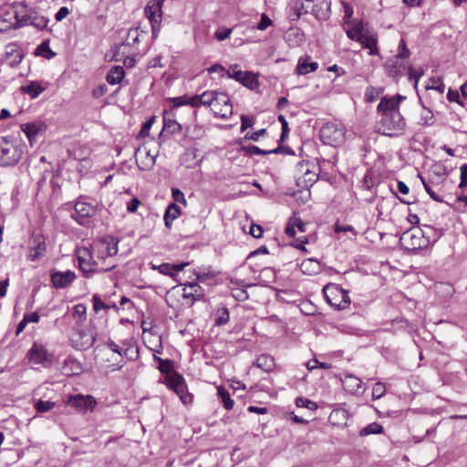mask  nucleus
<instances>
[{"label": "nucleus", "instance_id": "1", "mask_svg": "<svg viewBox=\"0 0 467 467\" xmlns=\"http://www.w3.org/2000/svg\"><path fill=\"white\" fill-rule=\"evenodd\" d=\"M405 99L404 96L400 94L381 98L377 107L379 115L378 122L379 133L389 137H398L404 133L406 120L400 113V105Z\"/></svg>", "mask_w": 467, "mask_h": 467}, {"label": "nucleus", "instance_id": "2", "mask_svg": "<svg viewBox=\"0 0 467 467\" xmlns=\"http://www.w3.org/2000/svg\"><path fill=\"white\" fill-rule=\"evenodd\" d=\"M154 359L159 362V370L165 374L163 382L167 387L177 394L183 404L192 403V395L188 392L183 377L176 371H173L172 361L170 359H162L157 356H154Z\"/></svg>", "mask_w": 467, "mask_h": 467}, {"label": "nucleus", "instance_id": "3", "mask_svg": "<svg viewBox=\"0 0 467 467\" xmlns=\"http://www.w3.org/2000/svg\"><path fill=\"white\" fill-rule=\"evenodd\" d=\"M26 144L12 137H0V167L16 166L22 159Z\"/></svg>", "mask_w": 467, "mask_h": 467}, {"label": "nucleus", "instance_id": "4", "mask_svg": "<svg viewBox=\"0 0 467 467\" xmlns=\"http://www.w3.org/2000/svg\"><path fill=\"white\" fill-rule=\"evenodd\" d=\"M14 8L16 23L11 24V29H17L26 26H33L39 30L47 27L48 19L39 15L35 9L29 8L25 4H18Z\"/></svg>", "mask_w": 467, "mask_h": 467}, {"label": "nucleus", "instance_id": "5", "mask_svg": "<svg viewBox=\"0 0 467 467\" xmlns=\"http://www.w3.org/2000/svg\"><path fill=\"white\" fill-rule=\"evenodd\" d=\"M105 346L113 353L118 354V358L114 359L116 362L112 364L114 367L112 370H118L123 367L122 358L124 357L129 360H135L139 357V348L133 338L123 340L121 345L109 339L105 342Z\"/></svg>", "mask_w": 467, "mask_h": 467}, {"label": "nucleus", "instance_id": "6", "mask_svg": "<svg viewBox=\"0 0 467 467\" xmlns=\"http://www.w3.org/2000/svg\"><path fill=\"white\" fill-rule=\"evenodd\" d=\"M77 257L79 269L87 277H89L91 274L107 272L115 267L114 265L106 267L100 266L99 260L95 258L96 255L88 247L79 248L77 251Z\"/></svg>", "mask_w": 467, "mask_h": 467}, {"label": "nucleus", "instance_id": "7", "mask_svg": "<svg viewBox=\"0 0 467 467\" xmlns=\"http://www.w3.org/2000/svg\"><path fill=\"white\" fill-rule=\"evenodd\" d=\"M118 244L117 238L108 235L95 241L90 249L99 261H104L107 257H112L118 254Z\"/></svg>", "mask_w": 467, "mask_h": 467}, {"label": "nucleus", "instance_id": "8", "mask_svg": "<svg viewBox=\"0 0 467 467\" xmlns=\"http://www.w3.org/2000/svg\"><path fill=\"white\" fill-rule=\"evenodd\" d=\"M323 292L327 303L338 310L347 308L350 304L348 291L338 285H327L323 288Z\"/></svg>", "mask_w": 467, "mask_h": 467}, {"label": "nucleus", "instance_id": "9", "mask_svg": "<svg viewBox=\"0 0 467 467\" xmlns=\"http://www.w3.org/2000/svg\"><path fill=\"white\" fill-rule=\"evenodd\" d=\"M320 138L325 144L337 147L345 140V129L339 124L328 122L321 128Z\"/></svg>", "mask_w": 467, "mask_h": 467}, {"label": "nucleus", "instance_id": "10", "mask_svg": "<svg viewBox=\"0 0 467 467\" xmlns=\"http://www.w3.org/2000/svg\"><path fill=\"white\" fill-rule=\"evenodd\" d=\"M400 242L408 250H419L427 245L422 232L415 228L404 232L400 237Z\"/></svg>", "mask_w": 467, "mask_h": 467}, {"label": "nucleus", "instance_id": "11", "mask_svg": "<svg viewBox=\"0 0 467 467\" xmlns=\"http://www.w3.org/2000/svg\"><path fill=\"white\" fill-rule=\"evenodd\" d=\"M211 110L221 119H227L233 113V106L229 96L225 92L217 91L213 101Z\"/></svg>", "mask_w": 467, "mask_h": 467}, {"label": "nucleus", "instance_id": "12", "mask_svg": "<svg viewBox=\"0 0 467 467\" xmlns=\"http://www.w3.org/2000/svg\"><path fill=\"white\" fill-rule=\"evenodd\" d=\"M29 359L37 365H43L47 368L53 363V355L49 353L47 348L37 342H35L28 351Z\"/></svg>", "mask_w": 467, "mask_h": 467}, {"label": "nucleus", "instance_id": "13", "mask_svg": "<svg viewBox=\"0 0 467 467\" xmlns=\"http://www.w3.org/2000/svg\"><path fill=\"white\" fill-rule=\"evenodd\" d=\"M95 214V208L93 205L78 201L75 203L74 212L71 213V218L82 226H88L89 219Z\"/></svg>", "mask_w": 467, "mask_h": 467}, {"label": "nucleus", "instance_id": "14", "mask_svg": "<svg viewBox=\"0 0 467 467\" xmlns=\"http://www.w3.org/2000/svg\"><path fill=\"white\" fill-rule=\"evenodd\" d=\"M67 404L78 412L85 413L93 410L97 402L91 396L77 395L70 397Z\"/></svg>", "mask_w": 467, "mask_h": 467}, {"label": "nucleus", "instance_id": "15", "mask_svg": "<svg viewBox=\"0 0 467 467\" xmlns=\"http://www.w3.org/2000/svg\"><path fill=\"white\" fill-rule=\"evenodd\" d=\"M311 0H292L288 5V15L291 20H298L301 16L311 14Z\"/></svg>", "mask_w": 467, "mask_h": 467}, {"label": "nucleus", "instance_id": "16", "mask_svg": "<svg viewBox=\"0 0 467 467\" xmlns=\"http://www.w3.org/2000/svg\"><path fill=\"white\" fill-rule=\"evenodd\" d=\"M344 28L348 37L358 42L361 40V37L368 30L365 23L356 20H346Z\"/></svg>", "mask_w": 467, "mask_h": 467}, {"label": "nucleus", "instance_id": "17", "mask_svg": "<svg viewBox=\"0 0 467 467\" xmlns=\"http://www.w3.org/2000/svg\"><path fill=\"white\" fill-rule=\"evenodd\" d=\"M311 14L318 20H327L331 13V0H311Z\"/></svg>", "mask_w": 467, "mask_h": 467}, {"label": "nucleus", "instance_id": "18", "mask_svg": "<svg viewBox=\"0 0 467 467\" xmlns=\"http://www.w3.org/2000/svg\"><path fill=\"white\" fill-rule=\"evenodd\" d=\"M76 275L71 271L57 272L51 275V282L56 288H66L75 279Z\"/></svg>", "mask_w": 467, "mask_h": 467}, {"label": "nucleus", "instance_id": "19", "mask_svg": "<svg viewBox=\"0 0 467 467\" xmlns=\"http://www.w3.org/2000/svg\"><path fill=\"white\" fill-rule=\"evenodd\" d=\"M204 296V291L202 286L195 282L185 285L182 292V297L190 299L192 304L194 301L199 300Z\"/></svg>", "mask_w": 467, "mask_h": 467}, {"label": "nucleus", "instance_id": "20", "mask_svg": "<svg viewBox=\"0 0 467 467\" xmlns=\"http://www.w3.org/2000/svg\"><path fill=\"white\" fill-rule=\"evenodd\" d=\"M364 48L369 49L368 54L371 56H375L379 54V49L377 47V36L375 34L367 30V32L361 37V40L358 41Z\"/></svg>", "mask_w": 467, "mask_h": 467}, {"label": "nucleus", "instance_id": "21", "mask_svg": "<svg viewBox=\"0 0 467 467\" xmlns=\"http://www.w3.org/2000/svg\"><path fill=\"white\" fill-rule=\"evenodd\" d=\"M309 57H300L297 63L296 71L299 75H306L317 69L318 64L309 61Z\"/></svg>", "mask_w": 467, "mask_h": 467}, {"label": "nucleus", "instance_id": "22", "mask_svg": "<svg viewBox=\"0 0 467 467\" xmlns=\"http://www.w3.org/2000/svg\"><path fill=\"white\" fill-rule=\"evenodd\" d=\"M46 243L41 236H36L33 240V246L30 250V259L36 260L46 252Z\"/></svg>", "mask_w": 467, "mask_h": 467}, {"label": "nucleus", "instance_id": "23", "mask_svg": "<svg viewBox=\"0 0 467 467\" xmlns=\"http://www.w3.org/2000/svg\"><path fill=\"white\" fill-rule=\"evenodd\" d=\"M286 42L290 47H298L305 42V35L298 28H291L286 34Z\"/></svg>", "mask_w": 467, "mask_h": 467}, {"label": "nucleus", "instance_id": "24", "mask_svg": "<svg viewBox=\"0 0 467 467\" xmlns=\"http://www.w3.org/2000/svg\"><path fill=\"white\" fill-rule=\"evenodd\" d=\"M306 223L302 222L300 218L293 216L290 218L285 227V234L290 237H294L296 235V228H297L299 232L304 233L306 232Z\"/></svg>", "mask_w": 467, "mask_h": 467}, {"label": "nucleus", "instance_id": "25", "mask_svg": "<svg viewBox=\"0 0 467 467\" xmlns=\"http://www.w3.org/2000/svg\"><path fill=\"white\" fill-rule=\"evenodd\" d=\"M189 263H182L181 265H171V264H161L158 266H152L153 269H158L161 274L166 275H173L174 274L183 270V268L188 265Z\"/></svg>", "mask_w": 467, "mask_h": 467}, {"label": "nucleus", "instance_id": "26", "mask_svg": "<svg viewBox=\"0 0 467 467\" xmlns=\"http://www.w3.org/2000/svg\"><path fill=\"white\" fill-rule=\"evenodd\" d=\"M400 60L401 58L394 57L393 58H390L386 62L385 67L388 69L389 76L396 78L401 75V68L404 67V65L403 62H401Z\"/></svg>", "mask_w": 467, "mask_h": 467}, {"label": "nucleus", "instance_id": "27", "mask_svg": "<svg viewBox=\"0 0 467 467\" xmlns=\"http://www.w3.org/2000/svg\"><path fill=\"white\" fill-rule=\"evenodd\" d=\"M181 214L180 207L175 203H171L168 205L165 213H164V223L167 228H171L172 222L179 217Z\"/></svg>", "mask_w": 467, "mask_h": 467}, {"label": "nucleus", "instance_id": "28", "mask_svg": "<svg viewBox=\"0 0 467 467\" xmlns=\"http://www.w3.org/2000/svg\"><path fill=\"white\" fill-rule=\"evenodd\" d=\"M145 15L149 18L150 22H153L155 19L158 22L161 21V7L158 3L149 2L145 7Z\"/></svg>", "mask_w": 467, "mask_h": 467}, {"label": "nucleus", "instance_id": "29", "mask_svg": "<svg viewBox=\"0 0 467 467\" xmlns=\"http://www.w3.org/2000/svg\"><path fill=\"white\" fill-rule=\"evenodd\" d=\"M125 76V71L121 66H114L107 74L106 79L109 84L116 85L121 82Z\"/></svg>", "mask_w": 467, "mask_h": 467}, {"label": "nucleus", "instance_id": "30", "mask_svg": "<svg viewBox=\"0 0 467 467\" xmlns=\"http://www.w3.org/2000/svg\"><path fill=\"white\" fill-rule=\"evenodd\" d=\"M300 268L304 274H306L309 275L317 274L320 271L319 263L317 260L312 259V258L304 260L301 263Z\"/></svg>", "mask_w": 467, "mask_h": 467}, {"label": "nucleus", "instance_id": "31", "mask_svg": "<svg viewBox=\"0 0 467 467\" xmlns=\"http://www.w3.org/2000/svg\"><path fill=\"white\" fill-rule=\"evenodd\" d=\"M243 150L247 155H250V156H253V155H267V154H271V153H279V152H281V148L277 147V148L273 149V150H265L260 149L257 146L249 145V146H244L243 147Z\"/></svg>", "mask_w": 467, "mask_h": 467}, {"label": "nucleus", "instance_id": "32", "mask_svg": "<svg viewBox=\"0 0 467 467\" xmlns=\"http://www.w3.org/2000/svg\"><path fill=\"white\" fill-rule=\"evenodd\" d=\"M256 366L265 371H270L275 367V360L268 355H261L256 359Z\"/></svg>", "mask_w": 467, "mask_h": 467}, {"label": "nucleus", "instance_id": "33", "mask_svg": "<svg viewBox=\"0 0 467 467\" xmlns=\"http://www.w3.org/2000/svg\"><path fill=\"white\" fill-rule=\"evenodd\" d=\"M72 316L78 324H82L87 317V307L84 304H77L73 307Z\"/></svg>", "mask_w": 467, "mask_h": 467}, {"label": "nucleus", "instance_id": "34", "mask_svg": "<svg viewBox=\"0 0 467 467\" xmlns=\"http://www.w3.org/2000/svg\"><path fill=\"white\" fill-rule=\"evenodd\" d=\"M167 114V112L164 113L163 129L171 133L180 132L182 130V125L178 123L175 119L168 118Z\"/></svg>", "mask_w": 467, "mask_h": 467}, {"label": "nucleus", "instance_id": "35", "mask_svg": "<svg viewBox=\"0 0 467 467\" xmlns=\"http://www.w3.org/2000/svg\"><path fill=\"white\" fill-rule=\"evenodd\" d=\"M217 394L221 398L224 408L226 410H232L234 401L230 398L229 392L223 386H220L217 388Z\"/></svg>", "mask_w": 467, "mask_h": 467}, {"label": "nucleus", "instance_id": "36", "mask_svg": "<svg viewBox=\"0 0 467 467\" xmlns=\"http://www.w3.org/2000/svg\"><path fill=\"white\" fill-rule=\"evenodd\" d=\"M239 82L251 89H254L258 85L255 75L249 71L244 72V75Z\"/></svg>", "mask_w": 467, "mask_h": 467}, {"label": "nucleus", "instance_id": "37", "mask_svg": "<svg viewBox=\"0 0 467 467\" xmlns=\"http://www.w3.org/2000/svg\"><path fill=\"white\" fill-rule=\"evenodd\" d=\"M344 384L351 392H357L361 389V380L354 376H347Z\"/></svg>", "mask_w": 467, "mask_h": 467}, {"label": "nucleus", "instance_id": "38", "mask_svg": "<svg viewBox=\"0 0 467 467\" xmlns=\"http://www.w3.org/2000/svg\"><path fill=\"white\" fill-rule=\"evenodd\" d=\"M22 90L30 95L32 99H36L44 91V88L38 84L32 82L26 87H22Z\"/></svg>", "mask_w": 467, "mask_h": 467}, {"label": "nucleus", "instance_id": "39", "mask_svg": "<svg viewBox=\"0 0 467 467\" xmlns=\"http://www.w3.org/2000/svg\"><path fill=\"white\" fill-rule=\"evenodd\" d=\"M383 432V427L379 424L378 422H372L370 424H368V426H366L365 428H363L359 434L360 436H367V435H369V434H379V433H382Z\"/></svg>", "mask_w": 467, "mask_h": 467}, {"label": "nucleus", "instance_id": "40", "mask_svg": "<svg viewBox=\"0 0 467 467\" xmlns=\"http://www.w3.org/2000/svg\"><path fill=\"white\" fill-rule=\"evenodd\" d=\"M217 90H207L200 95L201 103L202 106L212 108L213 101L215 99Z\"/></svg>", "mask_w": 467, "mask_h": 467}, {"label": "nucleus", "instance_id": "41", "mask_svg": "<svg viewBox=\"0 0 467 467\" xmlns=\"http://www.w3.org/2000/svg\"><path fill=\"white\" fill-rule=\"evenodd\" d=\"M225 75H227V77L230 78L240 81L244 72L239 68L237 65H233L229 67L228 70L225 71Z\"/></svg>", "mask_w": 467, "mask_h": 467}, {"label": "nucleus", "instance_id": "42", "mask_svg": "<svg viewBox=\"0 0 467 467\" xmlns=\"http://www.w3.org/2000/svg\"><path fill=\"white\" fill-rule=\"evenodd\" d=\"M296 404L297 407H300V408H307L308 410H316L317 408V405L316 404V402L308 400V399H306V398H297L296 400Z\"/></svg>", "mask_w": 467, "mask_h": 467}, {"label": "nucleus", "instance_id": "43", "mask_svg": "<svg viewBox=\"0 0 467 467\" xmlns=\"http://www.w3.org/2000/svg\"><path fill=\"white\" fill-rule=\"evenodd\" d=\"M55 406V403L52 402V401H49V400H38L36 403V410L38 411V412H46V411H48L50 410H52Z\"/></svg>", "mask_w": 467, "mask_h": 467}, {"label": "nucleus", "instance_id": "44", "mask_svg": "<svg viewBox=\"0 0 467 467\" xmlns=\"http://www.w3.org/2000/svg\"><path fill=\"white\" fill-rule=\"evenodd\" d=\"M410 52L407 48L404 39H401L400 41V44L398 47V54L395 57H397L398 58L404 59V58H408L410 57Z\"/></svg>", "mask_w": 467, "mask_h": 467}, {"label": "nucleus", "instance_id": "45", "mask_svg": "<svg viewBox=\"0 0 467 467\" xmlns=\"http://www.w3.org/2000/svg\"><path fill=\"white\" fill-rule=\"evenodd\" d=\"M317 180V174L306 170L303 176V181L306 187L312 186Z\"/></svg>", "mask_w": 467, "mask_h": 467}, {"label": "nucleus", "instance_id": "46", "mask_svg": "<svg viewBox=\"0 0 467 467\" xmlns=\"http://www.w3.org/2000/svg\"><path fill=\"white\" fill-rule=\"evenodd\" d=\"M386 392V388L383 383L378 382L373 386L372 397L374 400L380 399Z\"/></svg>", "mask_w": 467, "mask_h": 467}, {"label": "nucleus", "instance_id": "47", "mask_svg": "<svg viewBox=\"0 0 467 467\" xmlns=\"http://www.w3.org/2000/svg\"><path fill=\"white\" fill-rule=\"evenodd\" d=\"M22 130L26 134L29 140H32V137L36 135L38 130L36 124L27 123L22 126Z\"/></svg>", "mask_w": 467, "mask_h": 467}, {"label": "nucleus", "instance_id": "48", "mask_svg": "<svg viewBox=\"0 0 467 467\" xmlns=\"http://www.w3.org/2000/svg\"><path fill=\"white\" fill-rule=\"evenodd\" d=\"M232 34V28L220 27L215 32V38L219 41L227 39Z\"/></svg>", "mask_w": 467, "mask_h": 467}, {"label": "nucleus", "instance_id": "49", "mask_svg": "<svg viewBox=\"0 0 467 467\" xmlns=\"http://www.w3.org/2000/svg\"><path fill=\"white\" fill-rule=\"evenodd\" d=\"M420 180L424 185L425 191L430 195V197L436 202H443L442 199L431 189L430 184L428 182H426L422 177H420Z\"/></svg>", "mask_w": 467, "mask_h": 467}, {"label": "nucleus", "instance_id": "50", "mask_svg": "<svg viewBox=\"0 0 467 467\" xmlns=\"http://www.w3.org/2000/svg\"><path fill=\"white\" fill-rule=\"evenodd\" d=\"M408 71H409L408 75H409L410 80H411V81L413 80L414 86H417L420 77L422 76V72H419V71L415 70L412 67V66L408 67Z\"/></svg>", "mask_w": 467, "mask_h": 467}, {"label": "nucleus", "instance_id": "51", "mask_svg": "<svg viewBox=\"0 0 467 467\" xmlns=\"http://www.w3.org/2000/svg\"><path fill=\"white\" fill-rule=\"evenodd\" d=\"M241 130L244 131L246 129L252 127L254 123V119L253 117H249L247 115L241 116Z\"/></svg>", "mask_w": 467, "mask_h": 467}, {"label": "nucleus", "instance_id": "52", "mask_svg": "<svg viewBox=\"0 0 467 467\" xmlns=\"http://www.w3.org/2000/svg\"><path fill=\"white\" fill-rule=\"evenodd\" d=\"M278 120L282 124V133H281L280 140H284L288 135V131H289L288 123L283 115L278 116Z\"/></svg>", "mask_w": 467, "mask_h": 467}, {"label": "nucleus", "instance_id": "53", "mask_svg": "<svg viewBox=\"0 0 467 467\" xmlns=\"http://www.w3.org/2000/svg\"><path fill=\"white\" fill-rule=\"evenodd\" d=\"M229 321V312L227 308H223L222 314L216 318L215 324L218 326L225 325Z\"/></svg>", "mask_w": 467, "mask_h": 467}, {"label": "nucleus", "instance_id": "54", "mask_svg": "<svg viewBox=\"0 0 467 467\" xmlns=\"http://www.w3.org/2000/svg\"><path fill=\"white\" fill-rule=\"evenodd\" d=\"M271 24H272L271 19L265 14H263L256 28L258 30L263 31V30H265Z\"/></svg>", "mask_w": 467, "mask_h": 467}, {"label": "nucleus", "instance_id": "55", "mask_svg": "<svg viewBox=\"0 0 467 467\" xmlns=\"http://www.w3.org/2000/svg\"><path fill=\"white\" fill-rule=\"evenodd\" d=\"M171 194L175 202L186 204L184 194L181 190L173 188L171 190Z\"/></svg>", "mask_w": 467, "mask_h": 467}, {"label": "nucleus", "instance_id": "56", "mask_svg": "<svg viewBox=\"0 0 467 467\" xmlns=\"http://www.w3.org/2000/svg\"><path fill=\"white\" fill-rule=\"evenodd\" d=\"M461 171V182L459 184L460 188H463L467 185V164L464 163L460 167Z\"/></svg>", "mask_w": 467, "mask_h": 467}, {"label": "nucleus", "instance_id": "57", "mask_svg": "<svg viewBox=\"0 0 467 467\" xmlns=\"http://www.w3.org/2000/svg\"><path fill=\"white\" fill-rule=\"evenodd\" d=\"M108 308V306L104 304L98 296H93V309L95 312H99L101 309Z\"/></svg>", "mask_w": 467, "mask_h": 467}, {"label": "nucleus", "instance_id": "58", "mask_svg": "<svg viewBox=\"0 0 467 467\" xmlns=\"http://www.w3.org/2000/svg\"><path fill=\"white\" fill-rule=\"evenodd\" d=\"M447 99L451 102H457L462 105V102L460 100V94L457 90L449 89Z\"/></svg>", "mask_w": 467, "mask_h": 467}, {"label": "nucleus", "instance_id": "59", "mask_svg": "<svg viewBox=\"0 0 467 467\" xmlns=\"http://www.w3.org/2000/svg\"><path fill=\"white\" fill-rule=\"evenodd\" d=\"M250 234L254 238H260L263 234V228L258 224H252L250 228Z\"/></svg>", "mask_w": 467, "mask_h": 467}, {"label": "nucleus", "instance_id": "60", "mask_svg": "<svg viewBox=\"0 0 467 467\" xmlns=\"http://www.w3.org/2000/svg\"><path fill=\"white\" fill-rule=\"evenodd\" d=\"M266 132V130L265 129H261L257 131H254V132H248L246 135H245V138L249 139V140H258L259 138L261 136H263L265 133Z\"/></svg>", "mask_w": 467, "mask_h": 467}, {"label": "nucleus", "instance_id": "61", "mask_svg": "<svg viewBox=\"0 0 467 467\" xmlns=\"http://www.w3.org/2000/svg\"><path fill=\"white\" fill-rule=\"evenodd\" d=\"M140 202L138 198L131 199L127 204V210L130 213H135L140 205Z\"/></svg>", "mask_w": 467, "mask_h": 467}, {"label": "nucleus", "instance_id": "62", "mask_svg": "<svg viewBox=\"0 0 467 467\" xmlns=\"http://www.w3.org/2000/svg\"><path fill=\"white\" fill-rule=\"evenodd\" d=\"M234 296L240 301H244L248 298V294L244 289H235L234 290Z\"/></svg>", "mask_w": 467, "mask_h": 467}, {"label": "nucleus", "instance_id": "63", "mask_svg": "<svg viewBox=\"0 0 467 467\" xmlns=\"http://www.w3.org/2000/svg\"><path fill=\"white\" fill-rule=\"evenodd\" d=\"M173 107L177 108L182 105H188V98L185 96L171 99Z\"/></svg>", "mask_w": 467, "mask_h": 467}, {"label": "nucleus", "instance_id": "64", "mask_svg": "<svg viewBox=\"0 0 467 467\" xmlns=\"http://www.w3.org/2000/svg\"><path fill=\"white\" fill-rule=\"evenodd\" d=\"M24 318L26 319V321L28 323H38L39 322V315L36 313V312H33V313H30V314H26L24 316Z\"/></svg>", "mask_w": 467, "mask_h": 467}]
</instances>
